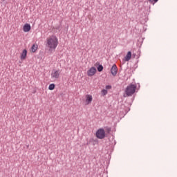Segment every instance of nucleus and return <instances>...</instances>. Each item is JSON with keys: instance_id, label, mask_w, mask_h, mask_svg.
Masks as SVG:
<instances>
[{"instance_id": "a211bd4d", "label": "nucleus", "mask_w": 177, "mask_h": 177, "mask_svg": "<svg viewBox=\"0 0 177 177\" xmlns=\"http://www.w3.org/2000/svg\"><path fill=\"white\" fill-rule=\"evenodd\" d=\"M149 2H153V0H148Z\"/></svg>"}, {"instance_id": "f257e3e1", "label": "nucleus", "mask_w": 177, "mask_h": 177, "mask_svg": "<svg viewBox=\"0 0 177 177\" xmlns=\"http://www.w3.org/2000/svg\"><path fill=\"white\" fill-rule=\"evenodd\" d=\"M59 45V39L56 35H51L46 39V47L48 48L50 51L55 50Z\"/></svg>"}, {"instance_id": "f3484780", "label": "nucleus", "mask_w": 177, "mask_h": 177, "mask_svg": "<svg viewBox=\"0 0 177 177\" xmlns=\"http://www.w3.org/2000/svg\"><path fill=\"white\" fill-rule=\"evenodd\" d=\"M56 30H60V26L57 27Z\"/></svg>"}, {"instance_id": "0eeeda50", "label": "nucleus", "mask_w": 177, "mask_h": 177, "mask_svg": "<svg viewBox=\"0 0 177 177\" xmlns=\"http://www.w3.org/2000/svg\"><path fill=\"white\" fill-rule=\"evenodd\" d=\"M23 30L24 32H28L31 30V25L30 24H26L24 26Z\"/></svg>"}, {"instance_id": "39448f33", "label": "nucleus", "mask_w": 177, "mask_h": 177, "mask_svg": "<svg viewBox=\"0 0 177 177\" xmlns=\"http://www.w3.org/2000/svg\"><path fill=\"white\" fill-rule=\"evenodd\" d=\"M96 74V68L94 66H92L88 71H87V75L88 77H93Z\"/></svg>"}, {"instance_id": "7ed1b4c3", "label": "nucleus", "mask_w": 177, "mask_h": 177, "mask_svg": "<svg viewBox=\"0 0 177 177\" xmlns=\"http://www.w3.org/2000/svg\"><path fill=\"white\" fill-rule=\"evenodd\" d=\"M95 136L97 139H104L106 138V131L103 129H99L96 131Z\"/></svg>"}, {"instance_id": "20e7f679", "label": "nucleus", "mask_w": 177, "mask_h": 177, "mask_svg": "<svg viewBox=\"0 0 177 177\" xmlns=\"http://www.w3.org/2000/svg\"><path fill=\"white\" fill-rule=\"evenodd\" d=\"M60 74H62V71L57 70L54 71L51 73V77L55 78V80L59 79V77H60Z\"/></svg>"}, {"instance_id": "9b49d317", "label": "nucleus", "mask_w": 177, "mask_h": 177, "mask_svg": "<svg viewBox=\"0 0 177 177\" xmlns=\"http://www.w3.org/2000/svg\"><path fill=\"white\" fill-rule=\"evenodd\" d=\"M37 49H38V46L33 44L31 48V50L32 53H35V52L37 51Z\"/></svg>"}, {"instance_id": "f03ea898", "label": "nucleus", "mask_w": 177, "mask_h": 177, "mask_svg": "<svg viewBox=\"0 0 177 177\" xmlns=\"http://www.w3.org/2000/svg\"><path fill=\"white\" fill-rule=\"evenodd\" d=\"M135 92H136V85L133 84H129L125 89L127 96H132Z\"/></svg>"}, {"instance_id": "aec40b11", "label": "nucleus", "mask_w": 177, "mask_h": 177, "mask_svg": "<svg viewBox=\"0 0 177 177\" xmlns=\"http://www.w3.org/2000/svg\"><path fill=\"white\" fill-rule=\"evenodd\" d=\"M114 143H115H115H116L115 140H114Z\"/></svg>"}, {"instance_id": "2eb2a0df", "label": "nucleus", "mask_w": 177, "mask_h": 177, "mask_svg": "<svg viewBox=\"0 0 177 177\" xmlns=\"http://www.w3.org/2000/svg\"><path fill=\"white\" fill-rule=\"evenodd\" d=\"M106 90L111 89V85H106L105 87Z\"/></svg>"}, {"instance_id": "ddd939ff", "label": "nucleus", "mask_w": 177, "mask_h": 177, "mask_svg": "<svg viewBox=\"0 0 177 177\" xmlns=\"http://www.w3.org/2000/svg\"><path fill=\"white\" fill-rule=\"evenodd\" d=\"M49 91H53L55 89V84H50L48 86Z\"/></svg>"}, {"instance_id": "f8f14e48", "label": "nucleus", "mask_w": 177, "mask_h": 177, "mask_svg": "<svg viewBox=\"0 0 177 177\" xmlns=\"http://www.w3.org/2000/svg\"><path fill=\"white\" fill-rule=\"evenodd\" d=\"M97 70L99 73H102V71H103V65L99 64L97 67Z\"/></svg>"}, {"instance_id": "4468645a", "label": "nucleus", "mask_w": 177, "mask_h": 177, "mask_svg": "<svg viewBox=\"0 0 177 177\" xmlns=\"http://www.w3.org/2000/svg\"><path fill=\"white\" fill-rule=\"evenodd\" d=\"M101 92H102V96H106V95L107 94V90H106V89L102 90Z\"/></svg>"}, {"instance_id": "423d86ee", "label": "nucleus", "mask_w": 177, "mask_h": 177, "mask_svg": "<svg viewBox=\"0 0 177 177\" xmlns=\"http://www.w3.org/2000/svg\"><path fill=\"white\" fill-rule=\"evenodd\" d=\"M117 73H118V68H117V65L113 64L111 68V73L113 77H115V75H117Z\"/></svg>"}, {"instance_id": "6ab92c4d", "label": "nucleus", "mask_w": 177, "mask_h": 177, "mask_svg": "<svg viewBox=\"0 0 177 177\" xmlns=\"http://www.w3.org/2000/svg\"><path fill=\"white\" fill-rule=\"evenodd\" d=\"M133 56L135 57V56H136V54H133Z\"/></svg>"}, {"instance_id": "1a4fd4ad", "label": "nucleus", "mask_w": 177, "mask_h": 177, "mask_svg": "<svg viewBox=\"0 0 177 177\" xmlns=\"http://www.w3.org/2000/svg\"><path fill=\"white\" fill-rule=\"evenodd\" d=\"M132 57V52L129 51L127 55L124 57V62H129Z\"/></svg>"}, {"instance_id": "dca6fc26", "label": "nucleus", "mask_w": 177, "mask_h": 177, "mask_svg": "<svg viewBox=\"0 0 177 177\" xmlns=\"http://www.w3.org/2000/svg\"><path fill=\"white\" fill-rule=\"evenodd\" d=\"M153 1L156 3L158 2V0H152V2Z\"/></svg>"}, {"instance_id": "9d476101", "label": "nucleus", "mask_w": 177, "mask_h": 177, "mask_svg": "<svg viewBox=\"0 0 177 177\" xmlns=\"http://www.w3.org/2000/svg\"><path fill=\"white\" fill-rule=\"evenodd\" d=\"M27 57V50L24 49L21 54V60H26Z\"/></svg>"}, {"instance_id": "6e6552de", "label": "nucleus", "mask_w": 177, "mask_h": 177, "mask_svg": "<svg viewBox=\"0 0 177 177\" xmlns=\"http://www.w3.org/2000/svg\"><path fill=\"white\" fill-rule=\"evenodd\" d=\"M93 97L91 95H86V104H91L92 103Z\"/></svg>"}]
</instances>
